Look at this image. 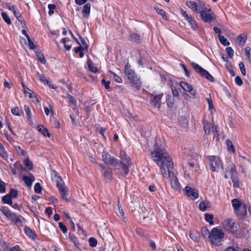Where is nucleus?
Returning <instances> with one entry per match:
<instances>
[{"instance_id":"bf43d9fd","label":"nucleus","mask_w":251,"mask_h":251,"mask_svg":"<svg viewBox=\"0 0 251 251\" xmlns=\"http://www.w3.org/2000/svg\"><path fill=\"white\" fill-rule=\"evenodd\" d=\"M56 7V6L55 4H50L48 5V8L50 10L49 12V14L50 15H51L54 13L53 9H54Z\"/></svg>"},{"instance_id":"a18cd8bd","label":"nucleus","mask_w":251,"mask_h":251,"mask_svg":"<svg viewBox=\"0 0 251 251\" xmlns=\"http://www.w3.org/2000/svg\"><path fill=\"white\" fill-rule=\"evenodd\" d=\"M27 43H26V44H27L29 46V48L31 50H33L35 48V45L33 44V43L31 40L30 37L28 35H27Z\"/></svg>"},{"instance_id":"f03ea898","label":"nucleus","mask_w":251,"mask_h":251,"mask_svg":"<svg viewBox=\"0 0 251 251\" xmlns=\"http://www.w3.org/2000/svg\"><path fill=\"white\" fill-rule=\"evenodd\" d=\"M224 236L225 234L222 229L215 227L211 230L208 239L212 244L215 246H220Z\"/></svg>"},{"instance_id":"f8f14e48","label":"nucleus","mask_w":251,"mask_h":251,"mask_svg":"<svg viewBox=\"0 0 251 251\" xmlns=\"http://www.w3.org/2000/svg\"><path fill=\"white\" fill-rule=\"evenodd\" d=\"M204 130L206 134H209L211 131L213 133L217 132V127L215 126L212 123L203 122Z\"/></svg>"},{"instance_id":"cd10ccee","label":"nucleus","mask_w":251,"mask_h":251,"mask_svg":"<svg viewBox=\"0 0 251 251\" xmlns=\"http://www.w3.org/2000/svg\"><path fill=\"white\" fill-rule=\"evenodd\" d=\"M2 201L3 203L8 204L9 205H12V201L11 200V198L9 195L7 194L5 196H3L2 199Z\"/></svg>"},{"instance_id":"f704fd0d","label":"nucleus","mask_w":251,"mask_h":251,"mask_svg":"<svg viewBox=\"0 0 251 251\" xmlns=\"http://www.w3.org/2000/svg\"><path fill=\"white\" fill-rule=\"evenodd\" d=\"M0 156L5 160L8 159V154L3 146L0 148Z\"/></svg>"},{"instance_id":"69168bd1","label":"nucleus","mask_w":251,"mask_h":251,"mask_svg":"<svg viewBox=\"0 0 251 251\" xmlns=\"http://www.w3.org/2000/svg\"><path fill=\"white\" fill-rule=\"evenodd\" d=\"M5 191V184L2 181H0V193H3Z\"/></svg>"},{"instance_id":"ea45409f","label":"nucleus","mask_w":251,"mask_h":251,"mask_svg":"<svg viewBox=\"0 0 251 251\" xmlns=\"http://www.w3.org/2000/svg\"><path fill=\"white\" fill-rule=\"evenodd\" d=\"M240 250L241 248L237 245H233L227 248L225 251H240Z\"/></svg>"},{"instance_id":"052dcab7","label":"nucleus","mask_w":251,"mask_h":251,"mask_svg":"<svg viewBox=\"0 0 251 251\" xmlns=\"http://www.w3.org/2000/svg\"><path fill=\"white\" fill-rule=\"evenodd\" d=\"M58 225L60 229L64 233H66L67 232V228L66 226L62 222L59 223Z\"/></svg>"},{"instance_id":"49530a36","label":"nucleus","mask_w":251,"mask_h":251,"mask_svg":"<svg viewBox=\"0 0 251 251\" xmlns=\"http://www.w3.org/2000/svg\"><path fill=\"white\" fill-rule=\"evenodd\" d=\"M25 164V166L28 168L29 170H31L33 168V165L32 162L29 160L28 158H26L24 160Z\"/></svg>"},{"instance_id":"13d9d810","label":"nucleus","mask_w":251,"mask_h":251,"mask_svg":"<svg viewBox=\"0 0 251 251\" xmlns=\"http://www.w3.org/2000/svg\"><path fill=\"white\" fill-rule=\"evenodd\" d=\"M118 212L117 213V215L119 217H122L123 218H124V212L123 210L121 208V206L120 205L119 202H118Z\"/></svg>"},{"instance_id":"4c0bfd02","label":"nucleus","mask_w":251,"mask_h":251,"mask_svg":"<svg viewBox=\"0 0 251 251\" xmlns=\"http://www.w3.org/2000/svg\"><path fill=\"white\" fill-rule=\"evenodd\" d=\"M24 108L27 115V119L29 121H30L31 120V113L29 107L28 105H25Z\"/></svg>"},{"instance_id":"79ce46f5","label":"nucleus","mask_w":251,"mask_h":251,"mask_svg":"<svg viewBox=\"0 0 251 251\" xmlns=\"http://www.w3.org/2000/svg\"><path fill=\"white\" fill-rule=\"evenodd\" d=\"M11 112L13 114L17 116H21L22 113L18 107H15L12 108L11 110Z\"/></svg>"},{"instance_id":"f3484780","label":"nucleus","mask_w":251,"mask_h":251,"mask_svg":"<svg viewBox=\"0 0 251 251\" xmlns=\"http://www.w3.org/2000/svg\"><path fill=\"white\" fill-rule=\"evenodd\" d=\"M102 173L105 179L109 180H111L112 179L113 173L111 168L107 167L105 168Z\"/></svg>"},{"instance_id":"603ef678","label":"nucleus","mask_w":251,"mask_h":251,"mask_svg":"<svg viewBox=\"0 0 251 251\" xmlns=\"http://www.w3.org/2000/svg\"><path fill=\"white\" fill-rule=\"evenodd\" d=\"M34 191L35 193L40 194L42 191V187L39 183H36L34 185Z\"/></svg>"},{"instance_id":"ddd939ff","label":"nucleus","mask_w":251,"mask_h":251,"mask_svg":"<svg viewBox=\"0 0 251 251\" xmlns=\"http://www.w3.org/2000/svg\"><path fill=\"white\" fill-rule=\"evenodd\" d=\"M182 14L185 19L187 21L191 28L194 30H196L197 28V25L195 21L192 18L191 15H188L186 11L181 10Z\"/></svg>"},{"instance_id":"e433bc0d","label":"nucleus","mask_w":251,"mask_h":251,"mask_svg":"<svg viewBox=\"0 0 251 251\" xmlns=\"http://www.w3.org/2000/svg\"><path fill=\"white\" fill-rule=\"evenodd\" d=\"M154 9L156 11V12L158 14H159V15L162 16L163 18H165V17H166L165 12L163 9L160 8L158 6H155L154 7Z\"/></svg>"},{"instance_id":"864d4df0","label":"nucleus","mask_w":251,"mask_h":251,"mask_svg":"<svg viewBox=\"0 0 251 251\" xmlns=\"http://www.w3.org/2000/svg\"><path fill=\"white\" fill-rule=\"evenodd\" d=\"M8 195H10L11 198H16L18 196V192L16 190L11 189Z\"/></svg>"},{"instance_id":"9d476101","label":"nucleus","mask_w":251,"mask_h":251,"mask_svg":"<svg viewBox=\"0 0 251 251\" xmlns=\"http://www.w3.org/2000/svg\"><path fill=\"white\" fill-rule=\"evenodd\" d=\"M167 177H169L170 184L173 189L175 190H178L180 189V184L178 179L174 174H171V169H170V176Z\"/></svg>"},{"instance_id":"2f4dec72","label":"nucleus","mask_w":251,"mask_h":251,"mask_svg":"<svg viewBox=\"0 0 251 251\" xmlns=\"http://www.w3.org/2000/svg\"><path fill=\"white\" fill-rule=\"evenodd\" d=\"M1 16H2L3 20L5 21V22L6 23V24L7 25H10L11 24V20L5 12H2Z\"/></svg>"},{"instance_id":"e2e57ef3","label":"nucleus","mask_w":251,"mask_h":251,"mask_svg":"<svg viewBox=\"0 0 251 251\" xmlns=\"http://www.w3.org/2000/svg\"><path fill=\"white\" fill-rule=\"evenodd\" d=\"M235 82L238 86H241L243 84L242 79L240 76H238L235 77Z\"/></svg>"},{"instance_id":"c756f323","label":"nucleus","mask_w":251,"mask_h":251,"mask_svg":"<svg viewBox=\"0 0 251 251\" xmlns=\"http://www.w3.org/2000/svg\"><path fill=\"white\" fill-rule=\"evenodd\" d=\"M196 2L193 1H187L186 2V5L188 7L191 8L193 11H195V10H197L196 8Z\"/></svg>"},{"instance_id":"37998d69","label":"nucleus","mask_w":251,"mask_h":251,"mask_svg":"<svg viewBox=\"0 0 251 251\" xmlns=\"http://www.w3.org/2000/svg\"><path fill=\"white\" fill-rule=\"evenodd\" d=\"M245 53L249 62L251 63V49L248 47H246Z\"/></svg>"},{"instance_id":"6ab92c4d","label":"nucleus","mask_w":251,"mask_h":251,"mask_svg":"<svg viewBox=\"0 0 251 251\" xmlns=\"http://www.w3.org/2000/svg\"><path fill=\"white\" fill-rule=\"evenodd\" d=\"M23 180L27 186L32 185V182L35 180V177L33 176L30 175V176H24L23 177Z\"/></svg>"},{"instance_id":"c9c22d12","label":"nucleus","mask_w":251,"mask_h":251,"mask_svg":"<svg viewBox=\"0 0 251 251\" xmlns=\"http://www.w3.org/2000/svg\"><path fill=\"white\" fill-rule=\"evenodd\" d=\"M25 233L29 236L30 238H33L34 236V233L32 232V231L31 230L30 228L28 227L25 226Z\"/></svg>"},{"instance_id":"473e14b6","label":"nucleus","mask_w":251,"mask_h":251,"mask_svg":"<svg viewBox=\"0 0 251 251\" xmlns=\"http://www.w3.org/2000/svg\"><path fill=\"white\" fill-rule=\"evenodd\" d=\"M205 219L206 222H208L210 225H212L214 224L213 221V216L211 214L206 213L205 214Z\"/></svg>"},{"instance_id":"1a4fd4ad","label":"nucleus","mask_w":251,"mask_h":251,"mask_svg":"<svg viewBox=\"0 0 251 251\" xmlns=\"http://www.w3.org/2000/svg\"><path fill=\"white\" fill-rule=\"evenodd\" d=\"M162 96V95L152 94L151 99V105L153 107H157L158 109H159L161 103V99Z\"/></svg>"},{"instance_id":"72a5a7b5","label":"nucleus","mask_w":251,"mask_h":251,"mask_svg":"<svg viewBox=\"0 0 251 251\" xmlns=\"http://www.w3.org/2000/svg\"><path fill=\"white\" fill-rule=\"evenodd\" d=\"M24 92L26 96H28L30 98H33L35 96L34 93L28 88H25V90L24 91Z\"/></svg>"},{"instance_id":"dca6fc26","label":"nucleus","mask_w":251,"mask_h":251,"mask_svg":"<svg viewBox=\"0 0 251 251\" xmlns=\"http://www.w3.org/2000/svg\"><path fill=\"white\" fill-rule=\"evenodd\" d=\"M235 212L236 214L238 216L241 217L245 216L247 214L246 205L244 204L241 206H240L239 208Z\"/></svg>"},{"instance_id":"a19ab883","label":"nucleus","mask_w":251,"mask_h":251,"mask_svg":"<svg viewBox=\"0 0 251 251\" xmlns=\"http://www.w3.org/2000/svg\"><path fill=\"white\" fill-rule=\"evenodd\" d=\"M109 73L111 74V75H112V76H111V77H113V79L115 81H116L118 83H120L122 82V79L120 76H118L115 73H114L113 72H112L111 71H109Z\"/></svg>"},{"instance_id":"c85d7f7f","label":"nucleus","mask_w":251,"mask_h":251,"mask_svg":"<svg viewBox=\"0 0 251 251\" xmlns=\"http://www.w3.org/2000/svg\"><path fill=\"white\" fill-rule=\"evenodd\" d=\"M218 38L221 43L224 46H228L229 45V42L227 41V39L224 36L218 34Z\"/></svg>"},{"instance_id":"7c9ffc66","label":"nucleus","mask_w":251,"mask_h":251,"mask_svg":"<svg viewBox=\"0 0 251 251\" xmlns=\"http://www.w3.org/2000/svg\"><path fill=\"white\" fill-rule=\"evenodd\" d=\"M209 203L208 201H202L199 204L200 210L204 211L206 210L207 207H209Z\"/></svg>"},{"instance_id":"7ed1b4c3","label":"nucleus","mask_w":251,"mask_h":251,"mask_svg":"<svg viewBox=\"0 0 251 251\" xmlns=\"http://www.w3.org/2000/svg\"><path fill=\"white\" fill-rule=\"evenodd\" d=\"M125 73L131 85L136 87L137 89H139L141 82L139 78L135 74L134 72L130 69L127 65H126Z\"/></svg>"},{"instance_id":"8fccbe9b","label":"nucleus","mask_w":251,"mask_h":251,"mask_svg":"<svg viewBox=\"0 0 251 251\" xmlns=\"http://www.w3.org/2000/svg\"><path fill=\"white\" fill-rule=\"evenodd\" d=\"M89 243L91 247H95L97 245V241L95 238L91 237L89 240Z\"/></svg>"},{"instance_id":"2eb2a0df","label":"nucleus","mask_w":251,"mask_h":251,"mask_svg":"<svg viewBox=\"0 0 251 251\" xmlns=\"http://www.w3.org/2000/svg\"><path fill=\"white\" fill-rule=\"evenodd\" d=\"M57 187L59 190L60 194L63 199L67 200V195L68 191L66 189V186L63 183H58Z\"/></svg>"},{"instance_id":"a878e982","label":"nucleus","mask_w":251,"mask_h":251,"mask_svg":"<svg viewBox=\"0 0 251 251\" xmlns=\"http://www.w3.org/2000/svg\"><path fill=\"white\" fill-rule=\"evenodd\" d=\"M1 211L3 214L8 218L11 216V215L13 214L12 212H11L9 209L6 207H4L2 208Z\"/></svg>"},{"instance_id":"f257e3e1","label":"nucleus","mask_w":251,"mask_h":251,"mask_svg":"<svg viewBox=\"0 0 251 251\" xmlns=\"http://www.w3.org/2000/svg\"><path fill=\"white\" fill-rule=\"evenodd\" d=\"M166 146L163 139L158 138L154 145L153 151L151 153V157L160 168L164 177L170 176V169L174 167L172 157L166 150Z\"/></svg>"},{"instance_id":"338daca9","label":"nucleus","mask_w":251,"mask_h":251,"mask_svg":"<svg viewBox=\"0 0 251 251\" xmlns=\"http://www.w3.org/2000/svg\"><path fill=\"white\" fill-rule=\"evenodd\" d=\"M101 82L104 85V87L106 89H108L110 88V82L109 81H106L105 79H103L101 80Z\"/></svg>"},{"instance_id":"58836bf2","label":"nucleus","mask_w":251,"mask_h":251,"mask_svg":"<svg viewBox=\"0 0 251 251\" xmlns=\"http://www.w3.org/2000/svg\"><path fill=\"white\" fill-rule=\"evenodd\" d=\"M226 145L227 146L228 151L234 153L235 152V149L232 144V142L229 140H227L226 141Z\"/></svg>"},{"instance_id":"20e7f679","label":"nucleus","mask_w":251,"mask_h":251,"mask_svg":"<svg viewBox=\"0 0 251 251\" xmlns=\"http://www.w3.org/2000/svg\"><path fill=\"white\" fill-rule=\"evenodd\" d=\"M207 160L212 172H219L220 170L223 171V166L219 157L214 155L209 156L207 157Z\"/></svg>"},{"instance_id":"09e8293b","label":"nucleus","mask_w":251,"mask_h":251,"mask_svg":"<svg viewBox=\"0 0 251 251\" xmlns=\"http://www.w3.org/2000/svg\"><path fill=\"white\" fill-rule=\"evenodd\" d=\"M231 180L233 183L234 187H239L240 186L239 181L237 176L235 177L234 176L231 178Z\"/></svg>"},{"instance_id":"39448f33","label":"nucleus","mask_w":251,"mask_h":251,"mask_svg":"<svg viewBox=\"0 0 251 251\" xmlns=\"http://www.w3.org/2000/svg\"><path fill=\"white\" fill-rule=\"evenodd\" d=\"M191 64L195 71L201 76L204 77L207 80L211 82L214 81L213 77L206 70L203 69L199 65L195 62H192Z\"/></svg>"},{"instance_id":"c03bdc74","label":"nucleus","mask_w":251,"mask_h":251,"mask_svg":"<svg viewBox=\"0 0 251 251\" xmlns=\"http://www.w3.org/2000/svg\"><path fill=\"white\" fill-rule=\"evenodd\" d=\"M230 173H231V178H232L234 176L235 177L237 176L236 172L235 167L234 165H231L230 166Z\"/></svg>"},{"instance_id":"412c9836","label":"nucleus","mask_w":251,"mask_h":251,"mask_svg":"<svg viewBox=\"0 0 251 251\" xmlns=\"http://www.w3.org/2000/svg\"><path fill=\"white\" fill-rule=\"evenodd\" d=\"M231 203L235 212L237 211L240 206L244 204H242L241 202L237 199H233L231 201Z\"/></svg>"},{"instance_id":"5fc2aeb1","label":"nucleus","mask_w":251,"mask_h":251,"mask_svg":"<svg viewBox=\"0 0 251 251\" xmlns=\"http://www.w3.org/2000/svg\"><path fill=\"white\" fill-rule=\"evenodd\" d=\"M0 246L5 250L9 248V245L4 240H0Z\"/></svg>"},{"instance_id":"4be33fe9","label":"nucleus","mask_w":251,"mask_h":251,"mask_svg":"<svg viewBox=\"0 0 251 251\" xmlns=\"http://www.w3.org/2000/svg\"><path fill=\"white\" fill-rule=\"evenodd\" d=\"M247 36L246 34L239 35L237 38L238 44L240 46H243L246 41Z\"/></svg>"},{"instance_id":"bb28decb","label":"nucleus","mask_w":251,"mask_h":251,"mask_svg":"<svg viewBox=\"0 0 251 251\" xmlns=\"http://www.w3.org/2000/svg\"><path fill=\"white\" fill-rule=\"evenodd\" d=\"M13 14L17 19L23 25H25V22L24 21L22 15L16 10L14 11Z\"/></svg>"},{"instance_id":"b1692460","label":"nucleus","mask_w":251,"mask_h":251,"mask_svg":"<svg viewBox=\"0 0 251 251\" xmlns=\"http://www.w3.org/2000/svg\"><path fill=\"white\" fill-rule=\"evenodd\" d=\"M38 130L39 131L42 132L45 136H47L48 137H50V133L48 130L45 128L43 126H38Z\"/></svg>"},{"instance_id":"9b49d317","label":"nucleus","mask_w":251,"mask_h":251,"mask_svg":"<svg viewBox=\"0 0 251 251\" xmlns=\"http://www.w3.org/2000/svg\"><path fill=\"white\" fill-rule=\"evenodd\" d=\"M184 192L187 197L192 199H196L199 197L198 191L196 189H193L190 186H186L184 188Z\"/></svg>"},{"instance_id":"de8ad7c7","label":"nucleus","mask_w":251,"mask_h":251,"mask_svg":"<svg viewBox=\"0 0 251 251\" xmlns=\"http://www.w3.org/2000/svg\"><path fill=\"white\" fill-rule=\"evenodd\" d=\"M201 234L205 237L209 236L210 232L206 227L203 226L201 228Z\"/></svg>"},{"instance_id":"6e6552de","label":"nucleus","mask_w":251,"mask_h":251,"mask_svg":"<svg viewBox=\"0 0 251 251\" xmlns=\"http://www.w3.org/2000/svg\"><path fill=\"white\" fill-rule=\"evenodd\" d=\"M236 224L231 219H226L224 221L223 226L226 229L230 232H235L237 230V227L235 226Z\"/></svg>"},{"instance_id":"6e6d98bb","label":"nucleus","mask_w":251,"mask_h":251,"mask_svg":"<svg viewBox=\"0 0 251 251\" xmlns=\"http://www.w3.org/2000/svg\"><path fill=\"white\" fill-rule=\"evenodd\" d=\"M166 101L169 107H172L173 106L174 101L171 99V96L168 95L166 96Z\"/></svg>"},{"instance_id":"0eeeda50","label":"nucleus","mask_w":251,"mask_h":251,"mask_svg":"<svg viewBox=\"0 0 251 251\" xmlns=\"http://www.w3.org/2000/svg\"><path fill=\"white\" fill-rule=\"evenodd\" d=\"M102 160L108 165H113L118 163L117 159L113 156H111L106 151L103 150L102 152Z\"/></svg>"},{"instance_id":"680f3d73","label":"nucleus","mask_w":251,"mask_h":251,"mask_svg":"<svg viewBox=\"0 0 251 251\" xmlns=\"http://www.w3.org/2000/svg\"><path fill=\"white\" fill-rule=\"evenodd\" d=\"M239 68L240 69V70H241V73L242 74V75H245L246 70H245V68L244 63L243 62H240L239 64Z\"/></svg>"},{"instance_id":"4468645a","label":"nucleus","mask_w":251,"mask_h":251,"mask_svg":"<svg viewBox=\"0 0 251 251\" xmlns=\"http://www.w3.org/2000/svg\"><path fill=\"white\" fill-rule=\"evenodd\" d=\"M179 85L184 91L191 92V94L193 96L196 95V91L193 89L192 85L183 81L180 82L179 83Z\"/></svg>"},{"instance_id":"4d7b16f0","label":"nucleus","mask_w":251,"mask_h":251,"mask_svg":"<svg viewBox=\"0 0 251 251\" xmlns=\"http://www.w3.org/2000/svg\"><path fill=\"white\" fill-rule=\"evenodd\" d=\"M226 52L228 55L232 58L234 55V51L231 47H227L226 48Z\"/></svg>"},{"instance_id":"423d86ee","label":"nucleus","mask_w":251,"mask_h":251,"mask_svg":"<svg viewBox=\"0 0 251 251\" xmlns=\"http://www.w3.org/2000/svg\"><path fill=\"white\" fill-rule=\"evenodd\" d=\"M201 17L203 22L210 23L215 19V15L210 8L207 7L201 13Z\"/></svg>"},{"instance_id":"aec40b11","label":"nucleus","mask_w":251,"mask_h":251,"mask_svg":"<svg viewBox=\"0 0 251 251\" xmlns=\"http://www.w3.org/2000/svg\"><path fill=\"white\" fill-rule=\"evenodd\" d=\"M90 9L91 4L89 3H87L83 6L82 12L83 14V16L84 18L86 19L88 18L90 15Z\"/></svg>"},{"instance_id":"393cba45","label":"nucleus","mask_w":251,"mask_h":251,"mask_svg":"<svg viewBox=\"0 0 251 251\" xmlns=\"http://www.w3.org/2000/svg\"><path fill=\"white\" fill-rule=\"evenodd\" d=\"M189 236L193 241H197L199 239V233L196 230L191 231L189 233Z\"/></svg>"},{"instance_id":"3c124183","label":"nucleus","mask_w":251,"mask_h":251,"mask_svg":"<svg viewBox=\"0 0 251 251\" xmlns=\"http://www.w3.org/2000/svg\"><path fill=\"white\" fill-rule=\"evenodd\" d=\"M87 64L88 65L89 69L90 71H91L92 72L96 73L97 71V68L94 67L92 64V62L90 60H88Z\"/></svg>"},{"instance_id":"5701e85b","label":"nucleus","mask_w":251,"mask_h":251,"mask_svg":"<svg viewBox=\"0 0 251 251\" xmlns=\"http://www.w3.org/2000/svg\"><path fill=\"white\" fill-rule=\"evenodd\" d=\"M9 219L14 222L16 224L22 225V220L21 218L14 213L9 218Z\"/></svg>"},{"instance_id":"a211bd4d","label":"nucleus","mask_w":251,"mask_h":251,"mask_svg":"<svg viewBox=\"0 0 251 251\" xmlns=\"http://www.w3.org/2000/svg\"><path fill=\"white\" fill-rule=\"evenodd\" d=\"M207 6L204 2L201 0H199L198 2L196 3V8L198 10H195L196 12H200L201 13L204 9H206Z\"/></svg>"},{"instance_id":"0e129e2a","label":"nucleus","mask_w":251,"mask_h":251,"mask_svg":"<svg viewBox=\"0 0 251 251\" xmlns=\"http://www.w3.org/2000/svg\"><path fill=\"white\" fill-rule=\"evenodd\" d=\"M14 167L15 168H16L17 170L19 171H23L24 170V168L23 166L19 163L16 162L14 164Z\"/></svg>"},{"instance_id":"774afa93","label":"nucleus","mask_w":251,"mask_h":251,"mask_svg":"<svg viewBox=\"0 0 251 251\" xmlns=\"http://www.w3.org/2000/svg\"><path fill=\"white\" fill-rule=\"evenodd\" d=\"M39 80L45 84H48L49 81L46 79V77L41 75H38Z\"/></svg>"}]
</instances>
